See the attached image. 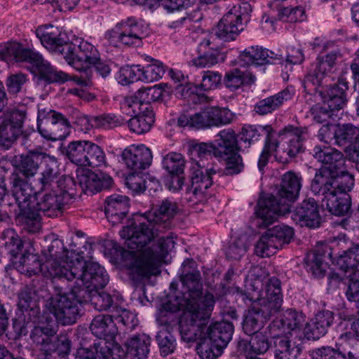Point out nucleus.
Wrapping results in <instances>:
<instances>
[{
	"instance_id": "obj_3",
	"label": "nucleus",
	"mask_w": 359,
	"mask_h": 359,
	"mask_svg": "<svg viewBox=\"0 0 359 359\" xmlns=\"http://www.w3.org/2000/svg\"><path fill=\"white\" fill-rule=\"evenodd\" d=\"M262 285L260 280L255 279L250 283V288L248 289L252 290L254 294H249L247 297L251 302H257L248 310L243 322V330L248 335L259 333L264 323L282 307L280 280L272 277L266 281L264 290H259Z\"/></svg>"
},
{
	"instance_id": "obj_32",
	"label": "nucleus",
	"mask_w": 359,
	"mask_h": 359,
	"mask_svg": "<svg viewBox=\"0 0 359 359\" xmlns=\"http://www.w3.org/2000/svg\"><path fill=\"white\" fill-rule=\"evenodd\" d=\"M283 60V55L259 46L249 47L239 55V60L243 65L282 63Z\"/></svg>"
},
{
	"instance_id": "obj_47",
	"label": "nucleus",
	"mask_w": 359,
	"mask_h": 359,
	"mask_svg": "<svg viewBox=\"0 0 359 359\" xmlns=\"http://www.w3.org/2000/svg\"><path fill=\"white\" fill-rule=\"evenodd\" d=\"M255 77L250 72H241L239 69H234L226 74L224 84L230 90L238 89L243 85L254 83Z\"/></svg>"
},
{
	"instance_id": "obj_31",
	"label": "nucleus",
	"mask_w": 359,
	"mask_h": 359,
	"mask_svg": "<svg viewBox=\"0 0 359 359\" xmlns=\"http://www.w3.org/2000/svg\"><path fill=\"white\" fill-rule=\"evenodd\" d=\"M208 324V323L203 325L199 334L192 341L196 340L198 337H207L214 343H217V346L226 347L232 338L234 330L233 325L230 322L223 320L211 323L205 328Z\"/></svg>"
},
{
	"instance_id": "obj_40",
	"label": "nucleus",
	"mask_w": 359,
	"mask_h": 359,
	"mask_svg": "<svg viewBox=\"0 0 359 359\" xmlns=\"http://www.w3.org/2000/svg\"><path fill=\"white\" fill-rule=\"evenodd\" d=\"M274 338V355L276 359H296L299 355L301 348L292 344L287 336H280L279 334H273Z\"/></svg>"
},
{
	"instance_id": "obj_42",
	"label": "nucleus",
	"mask_w": 359,
	"mask_h": 359,
	"mask_svg": "<svg viewBox=\"0 0 359 359\" xmlns=\"http://www.w3.org/2000/svg\"><path fill=\"white\" fill-rule=\"evenodd\" d=\"M305 320V317L302 312L293 309H287L281 319L273 320L269 325L271 334H273L276 329L282 327L287 328L289 330L299 329Z\"/></svg>"
},
{
	"instance_id": "obj_17",
	"label": "nucleus",
	"mask_w": 359,
	"mask_h": 359,
	"mask_svg": "<svg viewBox=\"0 0 359 359\" xmlns=\"http://www.w3.org/2000/svg\"><path fill=\"white\" fill-rule=\"evenodd\" d=\"M146 36L144 27L132 18L117 23L114 27L105 33V38L111 43L116 45L120 43L128 47L142 46V39Z\"/></svg>"
},
{
	"instance_id": "obj_55",
	"label": "nucleus",
	"mask_w": 359,
	"mask_h": 359,
	"mask_svg": "<svg viewBox=\"0 0 359 359\" xmlns=\"http://www.w3.org/2000/svg\"><path fill=\"white\" fill-rule=\"evenodd\" d=\"M55 333V329L50 325L37 327L33 330L31 338L37 346H50L54 344L53 339Z\"/></svg>"
},
{
	"instance_id": "obj_57",
	"label": "nucleus",
	"mask_w": 359,
	"mask_h": 359,
	"mask_svg": "<svg viewBox=\"0 0 359 359\" xmlns=\"http://www.w3.org/2000/svg\"><path fill=\"white\" fill-rule=\"evenodd\" d=\"M165 72L163 64L158 60L142 68V81L146 83H151L159 80Z\"/></svg>"
},
{
	"instance_id": "obj_23",
	"label": "nucleus",
	"mask_w": 359,
	"mask_h": 359,
	"mask_svg": "<svg viewBox=\"0 0 359 359\" xmlns=\"http://www.w3.org/2000/svg\"><path fill=\"white\" fill-rule=\"evenodd\" d=\"M273 132L271 126L268 125L264 126H245L242 130L241 140L245 143L248 142L249 144L258 140L260 136H266L265 145L258 161V168L261 172L264 170L271 154L274 151L278 153V144L273 143L271 140V133Z\"/></svg>"
},
{
	"instance_id": "obj_59",
	"label": "nucleus",
	"mask_w": 359,
	"mask_h": 359,
	"mask_svg": "<svg viewBox=\"0 0 359 359\" xmlns=\"http://www.w3.org/2000/svg\"><path fill=\"white\" fill-rule=\"evenodd\" d=\"M142 68L140 65L124 66L120 69L118 80L122 85L142 81Z\"/></svg>"
},
{
	"instance_id": "obj_58",
	"label": "nucleus",
	"mask_w": 359,
	"mask_h": 359,
	"mask_svg": "<svg viewBox=\"0 0 359 359\" xmlns=\"http://www.w3.org/2000/svg\"><path fill=\"white\" fill-rule=\"evenodd\" d=\"M248 245L245 237H238L230 242L226 250V256L230 260H239L247 252Z\"/></svg>"
},
{
	"instance_id": "obj_62",
	"label": "nucleus",
	"mask_w": 359,
	"mask_h": 359,
	"mask_svg": "<svg viewBox=\"0 0 359 359\" xmlns=\"http://www.w3.org/2000/svg\"><path fill=\"white\" fill-rule=\"evenodd\" d=\"M70 123L81 126L82 130H90L93 128H99L98 116L88 117L81 114L76 110H73V114L69 118Z\"/></svg>"
},
{
	"instance_id": "obj_63",
	"label": "nucleus",
	"mask_w": 359,
	"mask_h": 359,
	"mask_svg": "<svg viewBox=\"0 0 359 359\" xmlns=\"http://www.w3.org/2000/svg\"><path fill=\"white\" fill-rule=\"evenodd\" d=\"M266 232L262 235L255 247V253L261 257H269L276 253L277 248Z\"/></svg>"
},
{
	"instance_id": "obj_35",
	"label": "nucleus",
	"mask_w": 359,
	"mask_h": 359,
	"mask_svg": "<svg viewBox=\"0 0 359 359\" xmlns=\"http://www.w3.org/2000/svg\"><path fill=\"white\" fill-rule=\"evenodd\" d=\"M249 341H238L237 348L241 354L245 355H258L265 353L270 347L268 337L262 332L251 334Z\"/></svg>"
},
{
	"instance_id": "obj_2",
	"label": "nucleus",
	"mask_w": 359,
	"mask_h": 359,
	"mask_svg": "<svg viewBox=\"0 0 359 359\" xmlns=\"http://www.w3.org/2000/svg\"><path fill=\"white\" fill-rule=\"evenodd\" d=\"M181 270L182 290L173 297L175 304L172 309L183 310L179 331L182 339L190 342L199 334L203 325L209 323L215 299L210 292L203 294L201 273L193 259H186Z\"/></svg>"
},
{
	"instance_id": "obj_44",
	"label": "nucleus",
	"mask_w": 359,
	"mask_h": 359,
	"mask_svg": "<svg viewBox=\"0 0 359 359\" xmlns=\"http://www.w3.org/2000/svg\"><path fill=\"white\" fill-rule=\"evenodd\" d=\"M132 116L127 123L130 130L137 134L148 132L154 122V114L152 110L137 114H126Z\"/></svg>"
},
{
	"instance_id": "obj_24",
	"label": "nucleus",
	"mask_w": 359,
	"mask_h": 359,
	"mask_svg": "<svg viewBox=\"0 0 359 359\" xmlns=\"http://www.w3.org/2000/svg\"><path fill=\"white\" fill-rule=\"evenodd\" d=\"M196 165L198 168L192 174L191 184L187 189L186 195L189 201L203 203L208 199L207 190L212 185V175L216 174V170L212 168H205L198 163Z\"/></svg>"
},
{
	"instance_id": "obj_53",
	"label": "nucleus",
	"mask_w": 359,
	"mask_h": 359,
	"mask_svg": "<svg viewBox=\"0 0 359 359\" xmlns=\"http://www.w3.org/2000/svg\"><path fill=\"white\" fill-rule=\"evenodd\" d=\"M156 339L162 356L172 354L176 349V339L168 330L162 329L158 331Z\"/></svg>"
},
{
	"instance_id": "obj_14",
	"label": "nucleus",
	"mask_w": 359,
	"mask_h": 359,
	"mask_svg": "<svg viewBox=\"0 0 359 359\" xmlns=\"http://www.w3.org/2000/svg\"><path fill=\"white\" fill-rule=\"evenodd\" d=\"M74 48L66 56V61L81 73L80 76H75L74 81L81 86L92 83V64L100 59L97 48L86 41H81L79 44L74 43Z\"/></svg>"
},
{
	"instance_id": "obj_48",
	"label": "nucleus",
	"mask_w": 359,
	"mask_h": 359,
	"mask_svg": "<svg viewBox=\"0 0 359 359\" xmlns=\"http://www.w3.org/2000/svg\"><path fill=\"white\" fill-rule=\"evenodd\" d=\"M83 166L99 167L105 164L106 156L102 149L95 143L88 141Z\"/></svg>"
},
{
	"instance_id": "obj_27",
	"label": "nucleus",
	"mask_w": 359,
	"mask_h": 359,
	"mask_svg": "<svg viewBox=\"0 0 359 359\" xmlns=\"http://www.w3.org/2000/svg\"><path fill=\"white\" fill-rule=\"evenodd\" d=\"M337 84L330 85L323 91L316 90V93H310L321 97L323 106L314 105L311 108L313 119L318 123L333 120V116L337 110Z\"/></svg>"
},
{
	"instance_id": "obj_10",
	"label": "nucleus",
	"mask_w": 359,
	"mask_h": 359,
	"mask_svg": "<svg viewBox=\"0 0 359 359\" xmlns=\"http://www.w3.org/2000/svg\"><path fill=\"white\" fill-rule=\"evenodd\" d=\"M359 244H353L338 256V290L349 302H359Z\"/></svg>"
},
{
	"instance_id": "obj_39",
	"label": "nucleus",
	"mask_w": 359,
	"mask_h": 359,
	"mask_svg": "<svg viewBox=\"0 0 359 359\" xmlns=\"http://www.w3.org/2000/svg\"><path fill=\"white\" fill-rule=\"evenodd\" d=\"M34 292L32 289L25 287L18 293V306L24 316V320L27 318V322H35L39 313V310L34 301Z\"/></svg>"
},
{
	"instance_id": "obj_64",
	"label": "nucleus",
	"mask_w": 359,
	"mask_h": 359,
	"mask_svg": "<svg viewBox=\"0 0 359 359\" xmlns=\"http://www.w3.org/2000/svg\"><path fill=\"white\" fill-rule=\"evenodd\" d=\"M117 315H113L114 318L118 323H121L128 330H133L138 324L136 316L129 311L123 309H118L116 306Z\"/></svg>"
},
{
	"instance_id": "obj_28",
	"label": "nucleus",
	"mask_w": 359,
	"mask_h": 359,
	"mask_svg": "<svg viewBox=\"0 0 359 359\" xmlns=\"http://www.w3.org/2000/svg\"><path fill=\"white\" fill-rule=\"evenodd\" d=\"M121 159L131 172H140L148 168L152 162L151 150L144 145H131L121 154Z\"/></svg>"
},
{
	"instance_id": "obj_51",
	"label": "nucleus",
	"mask_w": 359,
	"mask_h": 359,
	"mask_svg": "<svg viewBox=\"0 0 359 359\" xmlns=\"http://www.w3.org/2000/svg\"><path fill=\"white\" fill-rule=\"evenodd\" d=\"M163 168L172 175H180L184 172L185 161L180 153L170 152L162 161Z\"/></svg>"
},
{
	"instance_id": "obj_20",
	"label": "nucleus",
	"mask_w": 359,
	"mask_h": 359,
	"mask_svg": "<svg viewBox=\"0 0 359 359\" xmlns=\"http://www.w3.org/2000/svg\"><path fill=\"white\" fill-rule=\"evenodd\" d=\"M164 91L163 84L139 89L133 95L121 99V109L123 114H137L152 110L150 103L161 100Z\"/></svg>"
},
{
	"instance_id": "obj_46",
	"label": "nucleus",
	"mask_w": 359,
	"mask_h": 359,
	"mask_svg": "<svg viewBox=\"0 0 359 359\" xmlns=\"http://www.w3.org/2000/svg\"><path fill=\"white\" fill-rule=\"evenodd\" d=\"M268 236L273 240V245L278 249L282 248L285 244H288L294 236L293 229L286 225L278 224L266 231Z\"/></svg>"
},
{
	"instance_id": "obj_15",
	"label": "nucleus",
	"mask_w": 359,
	"mask_h": 359,
	"mask_svg": "<svg viewBox=\"0 0 359 359\" xmlns=\"http://www.w3.org/2000/svg\"><path fill=\"white\" fill-rule=\"evenodd\" d=\"M251 11V6L248 2H243L238 7L233 6L218 22L215 29V36L224 41L235 40L244 29L243 20H248Z\"/></svg>"
},
{
	"instance_id": "obj_4",
	"label": "nucleus",
	"mask_w": 359,
	"mask_h": 359,
	"mask_svg": "<svg viewBox=\"0 0 359 359\" xmlns=\"http://www.w3.org/2000/svg\"><path fill=\"white\" fill-rule=\"evenodd\" d=\"M178 210L175 202L165 199L158 205L153 215L141 216L138 222L124 226L120 236L125 239V245L129 249L144 247L158 232H163L171 226V219Z\"/></svg>"
},
{
	"instance_id": "obj_13",
	"label": "nucleus",
	"mask_w": 359,
	"mask_h": 359,
	"mask_svg": "<svg viewBox=\"0 0 359 359\" xmlns=\"http://www.w3.org/2000/svg\"><path fill=\"white\" fill-rule=\"evenodd\" d=\"M235 117L227 108L208 107L194 114H182L178 118V124L182 127L203 130L228 125Z\"/></svg>"
},
{
	"instance_id": "obj_52",
	"label": "nucleus",
	"mask_w": 359,
	"mask_h": 359,
	"mask_svg": "<svg viewBox=\"0 0 359 359\" xmlns=\"http://www.w3.org/2000/svg\"><path fill=\"white\" fill-rule=\"evenodd\" d=\"M359 140V127L352 123H338V146L348 144L351 147L354 142Z\"/></svg>"
},
{
	"instance_id": "obj_8",
	"label": "nucleus",
	"mask_w": 359,
	"mask_h": 359,
	"mask_svg": "<svg viewBox=\"0 0 359 359\" xmlns=\"http://www.w3.org/2000/svg\"><path fill=\"white\" fill-rule=\"evenodd\" d=\"M313 156L323 163L311 182V190L316 195L322 192V206L331 215H337V154L330 148L316 147Z\"/></svg>"
},
{
	"instance_id": "obj_43",
	"label": "nucleus",
	"mask_w": 359,
	"mask_h": 359,
	"mask_svg": "<svg viewBox=\"0 0 359 359\" xmlns=\"http://www.w3.org/2000/svg\"><path fill=\"white\" fill-rule=\"evenodd\" d=\"M77 183L86 193L95 194L102 190L106 186L102 173L87 170L77 177Z\"/></svg>"
},
{
	"instance_id": "obj_18",
	"label": "nucleus",
	"mask_w": 359,
	"mask_h": 359,
	"mask_svg": "<svg viewBox=\"0 0 359 359\" xmlns=\"http://www.w3.org/2000/svg\"><path fill=\"white\" fill-rule=\"evenodd\" d=\"M334 252V247L327 243H320L306 257V269L315 276H323L327 269L331 270L328 276L329 289L331 288L332 284L337 281V273L334 269L331 268L332 265H335Z\"/></svg>"
},
{
	"instance_id": "obj_41",
	"label": "nucleus",
	"mask_w": 359,
	"mask_h": 359,
	"mask_svg": "<svg viewBox=\"0 0 359 359\" xmlns=\"http://www.w3.org/2000/svg\"><path fill=\"white\" fill-rule=\"evenodd\" d=\"M292 94L288 89L259 100L255 107V111L260 115L272 113L278 109L285 101L292 98Z\"/></svg>"
},
{
	"instance_id": "obj_1",
	"label": "nucleus",
	"mask_w": 359,
	"mask_h": 359,
	"mask_svg": "<svg viewBox=\"0 0 359 359\" xmlns=\"http://www.w3.org/2000/svg\"><path fill=\"white\" fill-rule=\"evenodd\" d=\"M71 266L65 283H54V294L46 303L48 310L63 325L74 323L81 304L90 298L91 292L103 288L109 282L104 267L97 262L86 263L81 255Z\"/></svg>"
},
{
	"instance_id": "obj_9",
	"label": "nucleus",
	"mask_w": 359,
	"mask_h": 359,
	"mask_svg": "<svg viewBox=\"0 0 359 359\" xmlns=\"http://www.w3.org/2000/svg\"><path fill=\"white\" fill-rule=\"evenodd\" d=\"M0 59L6 61L29 62L34 66L41 77L49 83L65 82L67 80V74L57 70L39 53L18 42L0 44Z\"/></svg>"
},
{
	"instance_id": "obj_6",
	"label": "nucleus",
	"mask_w": 359,
	"mask_h": 359,
	"mask_svg": "<svg viewBox=\"0 0 359 359\" xmlns=\"http://www.w3.org/2000/svg\"><path fill=\"white\" fill-rule=\"evenodd\" d=\"M301 187L302 177L299 174L288 171L283 175L277 195H268L259 198L258 201L256 210V214L260 220L258 225L267 227L279 216L288 213L291 203L297 198Z\"/></svg>"
},
{
	"instance_id": "obj_21",
	"label": "nucleus",
	"mask_w": 359,
	"mask_h": 359,
	"mask_svg": "<svg viewBox=\"0 0 359 359\" xmlns=\"http://www.w3.org/2000/svg\"><path fill=\"white\" fill-rule=\"evenodd\" d=\"M35 33L46 48L63 55L65 60L67 54L74 48V43L69 41L67 34L51 25L39 27Z\"/></svg>"
},
{
	"instance_id": "obj_38",
	"label": "nucleus",
	"mask_w": 359,
	"mask_h": 359,
	"mask_svg": "<svg viewBox=\"0 0 359 359\" xmlns=\"http://www.w3.org/2000/svg\"><path fill=\"white\" fill-rule=\"evenodd\" d=\"M44 153L31 151L28 154L20 156L19 159L16 160L19 172L26 178L34 177L37 173L39 166L43 162Z\"/></svg>"
},
{
	"instance_id": "obj_5",
	"label": "nucleus",
	"mask_w": 359,
	"mask_h": 359,
	"mask_svg": "<svg viewBox=\"0 0 359 359\" xmlns=\"http://www.w3.org/2000/svg\"><path fill=\"white\" fill-rule=\"evenodd\" d=\"M174 247L173 233H169L168 236L161 237L157 245L152 248L144 250L139 248L137 252L127 253L124 257L123 267L128 278L135 283H139L145 278L159 273L160 264Z\"/></svg>"
},
{
	"instance_id": "obj_37",
	"label": "nucleus",
	"mask_w": 359,
	"mask_h": 359,
	"mask_svg": "<svg viewBox=\"0 0 359 359\" xmlns=\"http://www.w3.org/2000/svg\"><path fill=\"white\" fill-rule=\"evenodd\" d=\"M151 338L145 334H137L126 342L127 356L131 359H146L149 353Z\"/></svg>"
},
{
	"instance_id": "obj_33",
	"label": "nucleus",
	"mask_w": 359,
	"mask_h": 359,
	"mask_svg": "<svg viewBox=\"0 0 359 359\" xmlns=\"http://www.w3.org/2000/svg\"><path fill=\"white\" fill-rule=\"evenodd\" d=\"M11 184L13 196L20 211L31 210L38 191H35L27 181L18 174L13 175Z\"/></svg>"
},
{
	"instance_id": "obj_29",
	"label": "nucleus",
	"mask_w": 359,
	"mask_h": 359,
	"mask_svg": "<svg viewBox=\"0 0 359 359\" xmlns=\"http://www.w3.org/2000/svg\"><path fill=\"white\" fill-rule=\"evenodd\" d=\"M337 60V54L332 52L325 55V58H319L314 69L311 70L305 76L302 86L307 93H316L320 86L324 76L331 72Z\"/></svg>"
},
{
	"instance_id": "obj_49",
	"label": "nucleus",
	"mask_w": 359,
	"mask_h": 359,
	"mask_svg": "<svg viewBox=\"0 0 359 359\" xmlns=\"http://www.w3.org/2000/svg\"><path fill=\"white\" fill-rule=\"evenodd\" d=\"M21 134L22 130L18 126L0 117V142L4 147L8 149Z\"/></svg>"
},
{
	"instance_id": "obj_60",
	"label": "nucleus",
	"mask_w": 359,
	"mask_h": 359,
	"mask_svg": "<svg viewBox=\"0 0 359 359\" xmlns=\"http://www.w3.org/2000/svg\"><path fill=\"white\" fill-rule=\"evenodd\" d=\"M224 348L217 346V343H214L206 337L197 350L202 359H215L222 354Z\"/></svg>"
},
{
	"instance_id": "obj_11",
	"label": "nucleus",
	"mask_w": 359,
	"mask_h": 359,
	"mask_svg": "<svg viewBox=\"0 0 359 359\" xmlns=\"http://www.w3.org/2000/svg\"><path fill=\"white\" fill-rule=\"evenodd\" d=\"M353 168L345 163L343 158H338V225L344 229H353L356 226V214H353L351 198L349 193L355 184Z\"/></svg>"
},
{
	"instance_id": "obj_45",
	"label": "nucleus",
	"mask_w": 359,
	"mask_h": 359,
	"mask_svg": "<svg viewBox=\"0 0 359 359\" xmlns=\"http://www.w3.org/2000/svg\"><path fill=\"white\" fill-rule=\"evenodd\" d=\"M39 191H50L57 189H67V186L74 184V180L69 177L57 176L41 172L39 177Z\"/></svg>"
},
{
	"instance_id": "obj_56",
	"label": "nucleus",
	"mask_w": 359,
	"mask_h": 359,
	"mask_svg": "<svg viewBox=\"0 0 359 359\" xmlns=\"http://www.w3.org/2000/svg\"><path fill=\"white\" fill-rule=\"evenodd\" d=\"M129 203L128 198L120 194H112L105 200L104 212H109L111 216L114 211L128 212Z\"/></svg>"
},
{
	"instance_id": "obj_30",
	"label": "nucleus",
	"mask_w": 359,
	"mask_h": 359,
	"mask_svg": "<svg viewBox=\"0 0 359 359\" xmlns=\"http://www.w3.org/2000/svg\"><path fill=\"white\" fill-rule=\"evenodd\" d=\"M292 219L302 226L316 229L320 226L322 218L319 213V205L313 198L302 202L292 212Z\"/></svg>"
},
{
	"instance_id": "obj_12",
	"label": "nucleus",
	"mask_w": 359,
	"mask_h": 359,
	"mask_svg": "<svg viewBox=\"0 0 359 359\" xmlns=\"http://www.w3.org/2000/svg\"><path fill=\"white\" fill-rule=\"evenodd\" d=\"M46 257L45 274L53 280V287L55 283H65L70 272L72 265L76 262L80 254L69 252L65 248L62 240L53 239L46 250L43 251Z\"/></svg>"
},
{
	"instance_id": "obj_26",
	"label": "nucleus",
	"mask_w": 359,
	"mask_h": 359,
	"mask_svg": "<svg viewBox=\"0 0 359 359\" xmlns=\"http://www.w3.org/2000/svg\"><path fill=\"white\" fill-rule=\"evenodd\" d=\"M126 355V353L118 344L98 340L90 348L79 349L75 359H125Z\"/></svg>"
},
{
	"instance_id": "obj_50",
	"label": "nucleus",
	"mask_w": 359,
	"mask_h": 359,
	"mask_svg": "<svg viewBox=\"0 0 359 359\" xmlns=\"http://www.w3.org/2000/svg\"><path fill=\"white\" fill-rule=\"evenodd\" d=\"M88 141H72L65 148L67 158L73 163L83 166Z\"/></svg>"
},
{
	"instance_id": "obj_61",
	"label": "nucleus",
	"mask_w": 359,
	"mask_h": 359,
	"mask_svg": "<svg viewBox=\"0 0 359 359\" xmlns=\"http://www.w3.org/2000/svg\"><path fill=\"white\" fill-rule=\"evenodd\" d=\"M175 304V302L174 301V299L170 298L168 302L163 304L162 309L159 311L157 315V323L159 325L165 327V329L166 330L173 321V313L178 311L172 309Z\"/></svg>"
},
{
	"instance_id": "obj_34",
	"label": "nucleus",
	"mask_w": 359,
	"mask_h": 359,
	"mask_svg": "<svg viewBox=\"0 0 359 359\" xmlns=\"http://www.w3.org/2000/svg\"><path fill=\"white\" fill-rule=\"evenodd\" d=\"M332 313L328 311L319 312L306 323L304 333L309 340H317L323 337L332 323Z\"/></svg>"
},
{
	"instance_id": "obj_25",
	"label": "nucleus",
	"mask_w": 359,
	"mask_h": 359,
	"mask_svg": "<svg viewBox=\"0 0 359 359\" xmlns=\"http://www.w3.org/2000/svg\"><path fill=\"white\" fill-rule=\"evenodd\" d=\"M28 276L41 273L43 276L50 278L45 274L46 262L41 263L39 256L33 253H22L20 257L11 260V263L5 266L6 276L12 278L14 271Z\"/></svg>"
},
{
	"instance_id": "obj_7",
	"label": "nucleus",
	"mask_w": 359,
	"mask_h": 359,
	"mask_svg": "<svg viewBox=\"0 0 359 359\" xmlns=\"http://www.w3.org/2000/svg\"><path fill=\"white\" fill-rule=\"evenodd\" d=\"M217 138L212 142L196 143L191 146V154L200 158L212 154L219 161L226 163L225 174L233 175L240 173L244 167L239 154L238 140L233 130L224 129L217 134Z\"/></svg>"
},
{
	"instance_id": "obj_36",
	"label": "nucleus",
	"mask_w": 359,
	"mask_h": 359,
	"mask_svg": "<svg viewBox=\"0 0 359 359\" xmlns=\"http://www.w3.org/2000/svg\"><path fill=\"white\" fill-rule=\"evenodd\" d=\"M113 318L111 315L100 314L92 320L90 330L99 340H105L107 337L112 339L116 334L117 328Z\"/></svg>"
},
{
	"instance_id": "obj_22",
	"label": "nucleus",
	"mask_w": 359,
	"mask_h": 359,
	"mask_svg": "<svg viewBox=\"0 0 359 359\" xmlns=\"http://www.w3.org/2000/svg\"><path fill=\"white\" fill-rule=\"evenodd\" d=\"M308 136L306 127L287 125L278 132V139L273 143L281 145V149L289 157L294 158L304 151V143Z\"/></svg>"
},
{
	"instance_id": "obj_54",
	"label": "nucleus",
	"mask_w": 359,
	"mask_h": 359,
	"mask_svg": "<svg viewBox=\"0 0 359 359\" xmlns=\"http://www.w3.org/2000/svg\"><path fill=\"white\" fill-rule=\"evenodd\" d=\"M222 60L221 52L217 49H209L197 57L191 60L192 65L198 68H209Z\"/></svg>"
},
{
	"instance_id": "obj_19",
	"label": "nucleus",
	"mask_w": 359,
	"mask_h": 359,
	"mask_svg": "<svg viewBox=\"0 0 359 359\" xmlns=\"http://www.w3.org/2000/svg\"><path fill=\"white\" fill-rule=\"evenodd\" d=\"M70 121L61 113L50 110L47 114L39 111L38 131L46 140H62L69 133Z\"/></svg>"
},
{
	"instance_id": "obj_16",
	"label": "nucleus",
	"mask_w": 359,
	"mask_h": 359,
	"mask_svg": "<svg viewBox=\"0 0 359 359\" xmlns=\"http://www.w3.org/2000/svg\"><path fill=\"white\" fill-rule=\"evenodd\" d=\"M73 194L69 193V189L38 191L32 210L48 217H57L61 215L64 206L71 202Z\"/></svg>"
}]
</instances>
